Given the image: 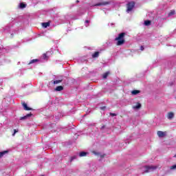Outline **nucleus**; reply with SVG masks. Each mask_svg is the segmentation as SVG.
I'll return each instance as SVG.
<instances>
[{"mask_svg": "<svg viewBox=\"0 0 176 176\" xmlns=\"http://www.w3.org/2000/svg\"><path fill=\"white\" fill-rule=\"evenodd\" d=\"M126 36V33L122 32L118 34V36L115 38V41H117L116 45L117 46H122V45H124V36Z\"/></svg>", "mask_w": 176, "mask_h": 176, "instance_id": "f257e3e1", "label": "nucleus"}, {"mask_svg": "<svg viewBox=\"0 0 176 176\" xmlns=\"http://www.w3.org/2000/svg\"><path fill=\"white\" fill-rule=\"evenodd\" d=\"M134 6H135V3L134 1H131L126 4L127 12H131L133 9H134Z\"/></svg>", "mask_w": 176, "mask_h": 176, "instance_id": "f03ea898", "label": "nucleus"}, {"mask_svg": "<svg viewBox=\"0 0 176 176\" xmlns=\"http://www.w3.org/2000/svg\"><path fill=\"white\" fill-rule=\"evenodd\" d=\"M146 170H144V173H149V171H153V170H156L157 168V166H145Z\"/></svg>", "mask_w": 176, "mask_h": 176, "instance_id": "7ed1b4c3", "label": "nucleus"}, {"mask_svg": "<svg viewBox=\"0 0 176 176\" xmlns=\"http://www.w3.org/2000/svg\"><path fill=\"white\" fill-rule=\"evenodd\" d=\"M157 134L160 138H163V137H166V135L167 134V132H163L162 131H158L157 132Z\"/></svg>", "mask_w": 176, "mask_h": 176, "instance_id": "20e7f679", "label": "nucleus"}, {"mask_svg": "<svg viewBox=\"0 0 176 176\" xmlns=\"http://www.w3.org/2000/svg\"><path fill=\"white\" fill-rule=\"evenodd\" d=\"M25 111H32V109L31 107H28V106L27 105V103L23 102L22 104Z\"/></svg>", "mask_w": 176, "mask_h": 176, "instance_id": "39448f33", "label": "nucleus"}, {"mask_svg": "<svg viewBox=\"0 0 176 176\" xmlns=\"http://www.w3.org/2000/svg\"><path fill=\"white\" fill-rule=\"evenodd\" d=\"M30 116H32V113H29L23 117H21L20 120H25V119H27V118H30Z\"/></svg>", "mask_w": 176, "mask_h": 176, "instance_id": "423d86ee", "label": "nucleus"}, {"mask_svg": "<svg viewBox=\"0 0 176 176\" xmlns=\"http://www.w3.org/2000/svg\"><path fill=\"white\" fill-rule=\"evenodd\" d=\"M141 107H142L141 103L137 102L136 105L133 106V109H140V108H141Z\"/></svg>", "mask_w": 176, "mask_h": 176, "instance_id": "0eeeda50", "label": "nucleus"}, {"mask_svg": "<svg viewBox=\"0 0 176 176\" xmlns=\"http://www.w3.org/2000/svg\"><path fill=\"white\" fill-rule=\"evenodd\" d=\"M100 56L99 52H95L94 54H92V58H97Z\"/></svg>", "mask_w": 176, "mask_h": 176, "instance_id": "6e6552de", "label": "nucleus"}, {"mask_svg": "<svg viewBox=\"0 0 176 176\" xmlns=\"http://www.w3.org/2000/svg\"><path fill=\"white\" fill-rule=\"evenodd\" d=\"M94 153L95 155H96V156H100L101 157V159H102V158L105 157V156H107V155H105V154L101 155L100 153H96L95 151H94Z\"/></svg>", "mask_w": 176, "mask_h": 176, "instance_id": "1a4fd4ad", "label": "nucleus"}, {"mask_svg": "<svg viewBox=\"0 0 176 176\" xmlns=\"http://www.w3.org/2000/svg\"><path fill=\"white\" fill-rule=\"evenodd\" d=\"M42 26L44 28H47V27H50V23H49V22L43 23Z\"/></svg>", "mask_w": 176, "mask_h": 176, "instance_id": "9d476101", "label": "nucleus"}, {"mask_svg": "<svg viewBox=\"0 0 176 176\" xmlns=\"http://www.w3.org/2000/svg\"><path fill=\"white\" fill-rule=\"evenodd\" d=\"M55 90H56V91H61L64 90V87L58 86L56 87Z\"/></svg>", "mask_w": 176, "mask_h": 176, "instance_id": "9b49d317", "label": "nucleus"}, {"mask_svg": "<svg viewBox=\"0 0 176 176\" xmlns=\"http://www.w3.org/2000/svg\"><path fill=\"white\" fill-rule=\"evenodd\" d=\"M173 118H174V113H173V112H169V113H168V119L171 120V119H173Z\"/></svg>", "mask_w": 176, "mask_h": 176, "instance_id": "f8f14e48", "label": "nucleus"}, {"mask_svg": "<svg viewBox=\"0 0 176 176\" xmlns=\"http://www.w3.org/2000/svg\"><path fill=\"white\" fill-rule=\"evenodd\" d=\"M109 74H111L109 72H107L104 73L102 75L103 79H107V78H108V76L109 75Z\"/></svg>", "mask_w": 176, "mask_h": 176, "instance_id": "ddd939ff", "label": "nucleus"}, {"mask_svg": "<svg viewBox=\"0 0 176 176\" xmlns=\"http://www.w3.org/2000/svg\"><path fill=\"white\" fill-rule=\"evenodd\" d=\"M87 155V153L85 152V151H82L80 153L79 156L80 157H83L85 156H86Z\"/></svg>", "mask_w": 176, "mask_h": 176, "instance_id": "4468645a", "label": "nucleus"}, {"mask_svg": "<svg viewBox=\"0 0 176 176\" xmlns=\"http://www.w3.org/2000/svg\"><path fill=\"white\" fill-rule=\"evenodd\" d=\"M6 153H9V151H3L2 152H0V159H1V157H3V155H6Z\"/></svg>", "mask_w": 176, "mask_h": 176, "instance_id": "2eb2a0df", "label": "nucleus"}, {"mask_svg": "<svg viewBox=\"0 0 176 176\" xmlns=\"http://www.w3.org/2000/svg\"><path fill=\"white\" fill-rule=\"evenodd\" d=\"M132 94L133 96H137V94H139V93H140V90H133L131 91Z\"/></svg>", "mask_w": 176, "mask_h": 176, "instance_id": "dca6fc26", "label": "nucleus"}, {"mask_svg": "<svg viewBox=\"0 0 176 176\" xmlns=\"http://www.w3.org/2000/svg\"><path fill=\"white\" fill-rule=\"evenodd\" d=\"M175 14V10H171L168 14V17H170V16H174Z\"/></svg>", "mask_w": 176, "mask_h": 176, "instance_id": "f3484780", "label": "nucleus"}, {"mask_svg": "<svg viewBox=\"0 0 176 176\" xmlns=\"http://www.w3.org/2000/svg\"><path fill=\"white\" fill-rule=\"evenodd\" d=\"M38 61H39V60H38V59H32V60L30 61L29 65H31V64H34V63H38Z\"/></svg>", "mask_w": 176, "mask_h": 176, "instance_id": "a211bd4d", "label": "nucleus"}, {"mask_svg": "<svg viewBox=\"0 0 176 176\" xmlns=\"http://www.w3.org/2000/svg\"><path fill=\"white\" fill-rule=\"evenodd\" d=\"M63 82V80H56L53 82L54 85H58V83H61Z\"/></svg>", "mask_w": 176, "mask_h": 176, "instance_id": "6ab92c4d", "label": "nucleus"}, {"mask_svg": "<svg viewBox=\"0 0 176 176\" xmlns=\"http://www.w3.org/2000/svg\"><path fill=\"white\" fill-rule=\"evenodd\" d=\"M108 3H98L95 4V6H102V5H107Z\"/></svg>", "mask_w": 176, "mask_h": 176, "instance_id": "aec40b11", "label": "nucleus"}, {"mask_svg": "<svg viewBox=\"0 0 176 176\" xmlns=\"http://www.w3.org/2000/svg\"><path fill=\"white\" fill-rule=\"evenodd\" d=\"M25 6H26V5L24 4V3H20V8H21V9H24V8H25Z\"/></svg>", "mask_w": 176, "mask_h": 176, "instance_id": "412c9836", "label": "nucleus"}, {"mask_svg": "<svg viewBox=\"0 0 176 176\" xmlns=\"http://www.w3.org/2000/svg\"><path fill=\"white\" fill-rule=\"evenodd\" d=\"M151 21H144V25H151Z\"/></svg>", "mask_w": 176, "mask_h": 176, "instance_id": "4be33fe9", "label": "nucleus"}, {"mask_svg": "<svg viewBox=\"0 0 176 176\" xmlns=\"http://www.w3.org/2000/svg\"><path fill=\"white\" fill-rule=\"evenodd\" d=\"M75 159H76V156L74 155L70 158V162L75 160Z\"/></svg>", "mask_w": 176, "mask_h": 176, "instance_id": "5701e85b", "label": "nucleus"}, {"mask_svg": "<svg viewBox=\"0 0 176 176\" xmlns=\"http://www.w3.org/2000/svg\"><path fill=\"white\" fill-rule=\"evenodd\" d=\"M176 168V164L170 166V170H174Z\"/></svg>", "mask_w": 176, "mask_h": 176, "instance_id": "b1692460", "label": "nucleus"}, {"mask_svg": "<svg viewBox=\"0 0 176 176\" xmlns=\"http://www.w3.org/2000/svg\"><path fill=\"white\" fill-rule=\"evenodd\" d=\"M117 114L115 113H110V116H116Z\"/></svg>", "mask_w": 176, "mask_h": 176, "instance_id": "393cba45", "label": "nucleus"}, {"mask_svg": "<svg viewBox=\"0 0 176 176\" xmlns=\"http://www.w3.org/2000/svg\"><path fill=\"white\" fill-rule=\"evenodd\" d=\"M106 109H107V107H100V109H102V111H105Z\"/></svg>", "mask_w": 176, "mask_h": 176, "instance_id": "a878e982", "label": "nucleus"}, {"mask_svg": "<svg viewBox=\"0 0 176 176\" xmlns=\"http://www.w3.org/2000/svg\"><path fill=\"white\" fill-rule=\"evenodd\" d=\"M16 133H17V130L14 129V133L12 134V135H14V134H16Z\"/></svg>", "mask_w": 176, "mask_h": 176, "instance_id": "bb28decb", "label": "nucleus"}, {"mask_svg": "<svg viewBox=\"0 0 176 176\" xmlns=\"http://www.w3.org/2000/svg\"><path fill=\"white\" fill-rule=\"evenodd\" d=\"M144 46L141 45V46H140V50L142 51V50H144Z\"/></svg>", "mask_w": 176, "mask_h": 176, "instance_id": "cd10ccee", "label": "nucleus"}, {"mask_svg": "<svg viewBox=\"0 0 176 176\" xmlns=\"http://www.w3.org/2000/svg\"><path fill=\"white\" fill-rule=\"evenodd\" d=\"M47 57V56L46 55V54H43V58H46Z\"/></svg>", "mask_w": 176, "mask_h": 176, "instance_id": "c85d7f7f", "label": "nucleus"}, {"mask_svg": "<svg viewBox=\"0 0 176 176\" xmlns=\"http://www.w3.org/2000/svg\"><path fill=\"white\" fill-rule=\"evenodd\" d=\"M85 23H90V21L89 20H86Z\"/></svg>", "mask_w": 176, "mask_h": 176, "instance_id": "c756f323", "label": "nucleus"}, {"mask_svg": "<svg viewBox=\"0 0 176 176\" xmlns=\"http://www.w3.org/2000/svg\"><path fill=\"white\" fill-rule=\"evenodd\" d=\"M105 128V125H103L102 127H101V129H104Z\"/></svg>", "mask_w": 176, "mask_h": 176, "instance_id": "7c9ffc66", "label": "nucleus"}, {"mask_svg": "<svg viewBox=\"0 0 176 176\" xmlns=\"http://www.w3.org/2000/svg\"><path fill=\"white\" fill-rule=\"evenodd\" d=\"M174 157H176V154L174 155Z\"/></svg>", "mask_w": 176, "mask_h": 176, "instance_id": "2f4dec72", "label": "nucleus"}]
</instances>
